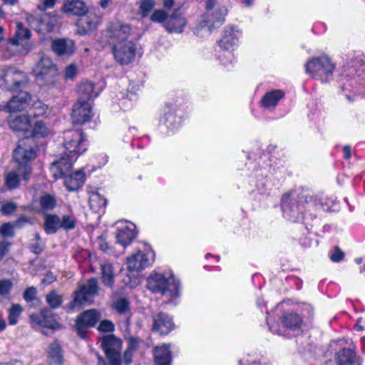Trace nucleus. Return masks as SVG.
I'll use <instances>...</instances> for the list:
<instances>
[{
  "label": "nucleus",
  "mask_w": 365,
  "mask_h": 365,
  "mask_svg": "<svg viewBox=\"0 0 365 365\" xmlns=\"http://www.w3.org/2000/svg\"><path fill=\"white\" fill-rule=\"evenodd\" d=\"M10 128L14 131L29 133L31 129L30 116L27 115H20L9 122Z\"/></svg>",
  "instance_id": "obj_29"
},
{
  "label": "nucleus",
  "mask_w": 365,
  "mask_h": 365,
  "mask_svg": "<svg viewBox=\"0 0 365 365\" xmlns=\"http://www.w3.org/2000/svg\"><path fill=\"white\" fill-rule=\"evenodd\" d=\"M130 34V26L120 21L111 23L106 30V35L113 44L117 42L129 41L128 38Z\"/></svg>",
  "instance_id": "obj_15"
},
{
  "label": "nucleus",
  "mask_w": 365,
  "mask_h": 365,
  "mask_svg": "<svg viewBox=\"0 0 365 365\" xmlns=\"http://www.w3.org/2000/svg\"><path fill=\"white\" fill-rule=\"evenodd\" d=\"M101 282L107 288L113 289L115 284V270L113 264L109 262L101 263Z\"/></svg>",
  "instance_id": "obj_27"
},
{
  "label": "nucleus",
  "mask_w": 365,
  "mask_h": 365,
  "mask_svg": "<svg viewBox=\"0 0 365 365\" xmlns=\"http://www.w3.org/2000/svg\"><path fill=\"white\" fill-rule=\"evenodd\" d=\"M34 72L39 80L48 85L53 84L57 76L56 65L50 57L46 56H43L36 63Z\"/></svg>",
  "instance_id": "obj_8"
},
{
  "label": "nucleus",
  "mask_w": 365,
  "mask_h": 365,
  "mask_svg": "<svg viewBox=\"0 0 365 365\" xmlns=\"http://www.w3.org/2000/svg\"><path fill=\"white\" fill-rule=\"evenodd\" d=\"M23 312L22 307L19 304H13L9 309L8 320L10 325H15L18 323L19 318Z\"/></svg>",
  "instance_id": "obj_42"
},
{
  "label": "nucleus",
  "mask_w": 365,
  "mask_h": 365,
  "mask_svg": "<svg viewBox=\"0 0 365 365\" xmlns=\"http://www.w3.org/2000/svg\"><path fill=\"white\" fill-rule=\"evenodd\" d=\"M77 73V68L75 65L71 64L67 66L64 71V77L66 79H73Z\"/></svg>",
  "instance_id": "obj_55"
},
{
  "label": "nucleus",
  "mask_w": 365,
  "mask_h": 365,
  "mask_svg": "<svg viewBox=\"0 0 365 365\" xmlns=\"http://www.w3.org/2000/svg\"><path fill=\"white\" fill-rule=\"evenodd\" d=\"M20 182L19 175L14 171L8 173L5 177V184L6 187L11 190L16 188Z\"/></svg>",
  "instance_id": "obj_44"
},
{
  "label": "nucleus",
  "mask_w": 365,
  "mask_h": 365,
  "mask_svg": "<svg viewBox=\"0 0 365 365\" xmlns=\"http://www.w3.org/2000/svg\"><path fill=\"white\" fill-rule=\"evenodd\" d=\"M175 0H163V4L165 9H170L173 7Z\"/></svg>",
  "instance_id": "obj_61"
},
{
  "label": "nucleus",
  "mask_w": 365,
  "mask_h": 365,
  "mask_svg": "<svg viewBox=\"0 0 365 365\" xmlns=\"http://www.w3.org/2000/svg\"><path fill=\"white\" fill-rule=\"evenodd\" d=\"M216 4V0H207L205 1V6L207 11H211ZM209 13V12H207Z\"/></svg>",
  "instance_id": "obj_60"
},
{
  "label": "nucleus",
  "mask_w": 365,
  "mask_h": 365,
  "mask_svg": "<svg viewBox=\"0 0 365 365\" xmlns=\"http://www.w3.org/2000/svg\"><path fill=\"white\" fill-rule=\"evenodd\" d=\"M56 280V277L51 272H47L44 277L42 279V283L43 284H51Z\"/></svg>",
  "instance_id": "obj_59"
},
{
  "label": "nucleus",
  "mask_w": 365,
  "mask_h": 365,
  "mask_svg": "<svg viewBox=\"0 0 365 365\" xmlns=\"http://www.w3.org/2000/svg\"><path fill=\"white\" fill-rule=\"evenodd\" d=\"M344 157L346 159H349L351 158V147L349 145H345L343 148Z\"/></svg>",
  "instance_id": "obj_62"
},
{
  "label": "nucleus",
  "mask_w": 365,
  "mask_h": 365,
  "mask_svg": "<svg viewBox=\"0 0 365 365\" xmlns=\"http://www.w3.org/2000/svg\"><path fill=\"white\" fill-rule=\"evenodd\" d=\"M29 319L34 325L48 327L52 329H56L58 324L53 312L48 309H43L38 314H30Z\"/></svg>",
  "instance_id": "obj_18"
},
{
  "label": "nucleus",
  "mask_w": 365,
  "mask_h": 365,
  "mask_svg": "<svg viewBox=\"0 0 365 365\" xmlns=\"http://www.w3.org/2000/svg\"><path fill=\"white\" fill-rule=\"evenodd\" d=\"M186 24L185 18L181 14L175 11L165 21L163 27L169 33L180 34L183 31Z\"/></svg>",
  "instance_id": "obj_19"
},
{
  "label": "nucleus",
  "mask_w": 365,
  "mask_h": 365,
  "mask_svg": "<svg viewBox=\"0 0 365 365\" xmlns=\"http://www.w3.org/2000/svg\"><path fill=\"white\" fill-rule=\"evenodd\" d=\"M16 209V205L14 202H9L1 205V211L5 215L13 213Z\"/></svg>",
  "instance_id": "obj_53"
},
{
  "label": "nucleus",
  "mask_w": 365,
  "mask_h": 365,
  "mask_svg": "<svg viewBox=\"0 0 365 365\" xmlns=\"http://www.w3.org/2000/svg\"><path fill=\"white\" fill-rule=\"evenodd\" d=\"M36 289L34 287L27 288L24 293V299L26 302H32L36 299Z\"/></svg>",
  "instance_id": "obj_54"
},
{
  "label": "nucleus",
  "mask_w": 365,
  "mask_h": 365,
  "mask_svg": "<svg viewBox=\"0 0 365 365\" xmlns=\"http://www.w3.org/2000/svg\"><path fill=\"white\" fill-rule=\"evenodd\" d=\"M14 228H15V226L12 223H10V222L4 223L0 227V235L4 237H12L15 235L14 230Z\"/></svg>",
  "instance_id": "obj_48"
},
{
  "label": "nucleus",
  "mask_w": 365,
  "mask_h": 365,
  "mask_svg": "<svg viewBox=\"0 0 365 365\" xmlns=\"http://www.w3.org/2000/svg\"><path fill=\"white\" fill-rule=\"evenodd\" d=\"M112 51L116 62L120 65H127L133 61L136 48L132 41L117 42L113 45Z\"/></svg>",
  "instance_id": "obj_10"
},
{
  "label": "nucleus",
  "mask_w": 365,
  "mask_h": 365,
  "mask_svg": "<svg viewBox=\"0 0 365 365\" xmlns=\"http://www.w3.org/2000/svg\"><path fill=\"white\" fill-rule=\"evenodd\" d=\"M335 69V64L327 55L313 58L305 64V70L312 78L322 82L329 81Z\"/></svg>",
  "instance_id": "obj_4"
},
{
  "label": "nucleus",
  "mask_w": 365,
  "mask_h": 365,
  "mask_svg": "<svg viewBox=\"0 0 365 365\" xmlns=\"http://www.w3.org/2000/svg\"><path fill=\"white\" fill-rule=\"evenodd\" d=\"M312 200V196L302 190H294L284 194L281 200L284 217L292 221H297L305 211V205Z\"/></svg>",
  "instance_id": "obj_2"
},
{
  "label": "nucleus",
  "mask_w": 365,
  "mask_h": 365,
  "mask_svg": "<svg viewBox=\"0 0 365 365\" xmlns=\"http://www.w3.org/2000/svg\"><path fill=\"white\" fill-rule=\"evenodd\" d=\"M179 287L180 282L173 274L165 277L161 274L155 273L148 279V288L153 293L174 297L178 295Z\"/></svg>",
  "instance_id": "obj_5"
},
{
  "label": "nucleus",
  "mask_w": 365,
  "mask_h": 365,
  "mask_svg": "<svg viewBox=\"0 0 365 365\" xmlns=\"http://www.w3.org/2000/svg\"><path fill=\"white\" fill-rule=\"evenodd\" d=\"M29 219L26 216H21L14 222V225L16 228H21L26 223H29Z\"/></svg>",
  "instance_id": "obj_58"
},
{
  "label": "nucleus",
  "mask_w": 365,
  "mask_h": 365,
  "mask_svg": "<svg viewBox=\"0 0 365 365\" xmlns=\"http://www.w3.org/2000/svg\"><path fill=\"white\" fill-rule=\"evenodd\" d=\"M10 243L5 240H0V261L9 252Z\"/></svg>",
  "instance_id": "obj_57"
},
{
  "label": "nucleus",
  "mask_w": 365,
  "mask_h": 365,
  "mask_svg": "<svg viewBox=\"0 0 365 365\" xmlns=\"http://www.w3.org/2000/svg\"><path fill=\"white\" fill-rule=\"evenodd\" d=\"M149 264L148 256L143 252L138 251L127 258V269L130 272H138L147 267Z\"/></svg>",
  "instance_id": "obj_21"
},
{
  "label": "nucleus",
  "mask_w": 365,
  "mask_h": 365,
  "mask_svg": "<svg viewBox=\"0 0 365 365\" xmlns=\"http://www.w3.org/2000/svg\"><path fill=\"white\" fill-rule=\"evenodd\" d=\"M32 103L29 106L28 110V115L30 118H38L46 115L48 106L45 105L42 101L39 100H32Z\"/></svg>",
  "instance_id": "obj_36"
},
{
  "label": "nucleus",
  "mask_w": 365,
  "mask_h": 365,
  "mask_svg": "<svg viewBox=\"0 0 365 365\" xmlns=\"http://www.w3.org/2000/svg\"><path fill=\"white\" fill-rule=\"evenodd\" d=\"M110 1V0H100L99 4L103 9H106L108 6Z\"/></svg>",
  "instance_id": "obj_64"
},
{
  "label": "nucleus",
  "mask_w": 365,
  "mask_h": 365,
  "mask_svg": "<svg viewBox=\"0 0 365 365\" xmlns=\"http://www.w3.org/2000/svg\"><path fill=\"white\" fill-rule=\"evenodd\" d=\"M36 143L32 137H24L18 142L17 148L14 151V159L20 165L19 172L21 173L24 180H27L31 173L29 163L35 159Z\"/></svg>",
  "instance_id": "obj_3"
},
{
  "label": "nucleus",
  "mask_w": 365,
  "mask_h": 365,
  "mask_svg": "<svg viewBox=\"0 0 365 365\" xmlns=\"http://www.w3.org/2000/svg\"><path fill=\"white\" fill-rule=\"evenodd\" d=\"M283 326L291 330H297L302 324V317L297 313L284 314L281 319Z\"/></svg>",
  "instance_id": "obj_34"
},
{
  "label": "nucleus",
  "mask_w": 365,
  "mask_h": 365,
  "mask_svg": "<svg viewBox=\"0 0 365 365\" xmlns=\"http://www.w3.org/2000/svg\"><path fill=\"white\" fill-rule=\"evenodd\" d=\"M57 0H43L38 4V9L41 11H46L52 9L56 5Z\"/></svg>",
  "instance_id": "obj_56"
},
{
  "label": "nucleus",
  "mask_w": 365,
  "mask_h": 365,
  "mask_svg": "<svg viewBox=\"0 0 365 365\" xmlns=\"http://www.w3.org/2000/svg\"><path fill=\"white\" fill-rule=\"evenodd\" d=\"M99 291L98 281L95 277L88 279L81 284L73 293V299L70 303V308L73 309L77 306L89 301L91 297L98 295Z\"/></svg>",
  "instance_id": "obj_7"
},
{
  "label": "nucleus",
  "mask_w": 365,
  "mask_h": 365,
  "mask_svg": "<svg viewBox=\"0 0 365 365\" xmlns=\"http://www.w3.org/2000/svg\"><path fill=\"white\" fill-rule=\"evenodd\" d=\"M32 101L31 94L26 91H21L13 96L7 103L6 109L10 113L21 112L29 107Z\"/></svg>",
  "instance_id": "obj_17"
},
{
  "label": "nucleus",
  "mask_w": 365,
  "mask_h": 365,
  "mask_svg": "<svg viewBox=\"0 0 365 365\" xmlns=\"http://www.w3.org/2000/svg\"><path fill=\"white\" fill-rule=\"evenodd\" d=\"M39 204L42 210H51L56 205V200L53 195L45 194L40 197Z\"/></svg>",
  "instance_id": "obj_43"
},
{
  "label": "nucleus",
  "mask_w": 365,
  "mask_h": 365,
  "mask_svg": "<svg viewBox=\"0 0 365 365\" xmlns=\"http://www.w3.org/2000/svg\"><path fill=\"white\" fill-rule=\"evenodd\" d=\"M227 14L225 6L219 7L213 14L206 13L202 16L200 26L205 29L207 34H210L212 29L218 27L225 21V16Z\"/></svg>",
  "instance_id": "obj_14"
},
{
  "label": "nucleus",
  "mask_w": 365,
  "mask_h": 365,
  "mask_svg": "<svg viewBox=\"0 0 365 365\" xmlns=\"http://www.w3.org/2000/svg\"><path fill=\"white\" fill-rule=\"evenodd\" d=\"M93 117L91 106L88 102L77 101L72 110L73 122L76 124H83L89 122Z\"/></svg>",
  "instance_id": "obj_16"
},
{
  "label": "nucleus",
  "mask_w": 365,
  "mask_h": 365,
  "mask_svg": "<svg viewBox=\"0 0 365 365\" xmlns=\"http://www.w3.org/2000/svg\"><path fill=\"white\" fill-rule=\"evenodd\" d=\"M43 228L48 235L56 233L59 229H61L60 217L55 214L45 215Z\"/></svg>",
  "instance_id": "obj_33"
},
{
  "label": "nucleus",
  "mask_w": 365,
  "mask_h": 365,
  "mask_svg": "<svg viewBox=\"0 0 365 365\" xmlns=\"http://www.w3.org/2000/svg\"><path fill=\"white\" fill-rule=\"evenodd\" d=\"M329 257L332 262H339L344 257V253L339 247H335L333 250L329 252Z\"/></svg>",
  "instance_id": "obj_49"
},
{
  "label": "nucleus",
  "mask_w": 365,
  "mask_h": 365,
  "mask_svg": "<svg viewBox=\"0 0 365 365\" xmlns=\"http://www.w3.org/2000/svg\"><path fill=\"white\" fill-rule=\"evenodd\" d=\"M46 301L51 309L59 307L63 302L61 295L56 290H52L46 295Z\"/></svg>",
  "instance_id": "obj_40"
},
{
  "label": "nucleus",
  "mask_w": 365,
  "mask_h": 365,
  "mask_svg": "<svg viewBox=\"0 0 365 365\" xmlns=\"http://www.w3.org/2000/svg\"><path fill=\"white\" fill-rule=\"evenodd\" d=\"M95 85L92 82L84 81L78 86V101L81 102H88L96 98L99 93L94 89Z\"/></svg>",
  "instance_id": "obj_26"
},
{
  "label": "nucleus",
  "mask_w": 365,
  "mask_h": 365,
  "mask_svg": "<svg viewBox=\"0 0 365 365\" xmlns=\"http://www.w3.org/2000/svg\"><path fill=\"white\" fill-rule=\"evenodd\" d=\"M239 36L240 32L236 27H227L224 30L222 37L218 41L219 46L227 51L233 50L238 43Z\"/></svg>",
  "instance_id": "obj_20"
},
{
  "label": "nucleus",
  "mask_w": 365,
  "mask_h": 365,
  "mask_svg": "<svg viewBox=\"0 0 365 365\" xmlns=\"http://www.w3.org/2000/svg\"><path fill=\"white\" fill-rule=\"evenodd\" d=\"M31 37V31L24 27L21 23H17L15 38L11 39V42L14 45H19V41L29 39Z\"/></svg>",
  "instance_id": "obj_38"
},
{
  "label": "nucleus",
  "mask_w": 365,
  "mask_h": 365,
  "mask_svg": "<svg viewBox=\"0 0 365 365\" xmlns=\"http://www.w3.org/2000/svg\"><path fill=\"white\" fill-rule=\"evenodd\" d=\"M101 318V314L95 309H90L82 313L76 320L75 327L78 335L85 339L88 328L95 327Z\"/></svg>",
  "instance_id": "obj_11"
},
{
  "label": "nucleus",
  "mask_w": 365,
  "mask_h": 365,
  "mask_svg": "<svg viewBox=\"0 0 365 365\" xmlns=\"http://www.w3.org/2000/svg\"><path fill=\"white\" fill-rule=\"evenodd\" d=\"M58 170L60 174L64 177V185L68 190H77L83 186L85 181V175L81 170H78L73 174L66 175L70 169L65 172V173H61L60 169Z\"/></svg>",
  "instance_id": "obj_22"
},
{
  "label": "nucleus",
  "mask_w": 365,
  "mask_h": 365,
  "mask_svg": "<svg viewBox=\"0 0 365 365\" xmlns=\"http://www.w3.org/2000/svg\"><path fill=\"white\" fill-rule=\"evenodd\" d=\"M115 308L120 314L125 313L129 309V303L125 299H120L115 302Z\"/></svg>",
  "instance_id": "obj_51"
},
{
  "label": "nucleus",
  "mask_w": 365,
  "mask_h": 365,
  "mask_svg": "<svg viewBox=\"0 0 365 365\" xmlns=\"http://www.w3.org/2000/svg\"><path fill=\"white\" fill-rule=\"evenodd\" d=\"M115 326L110 320H103L101 322L98 329L103 332H110L114 330Z\"/></svg>",
  "instance_id": "obj_52"
},
{
  "label": "nucleus",
  "mask_w": 365,
  "mask_h": 365,
  "mask_svg": "<svg viewBox=\"0 0 365 365\" xmlns=\"http://www.w3.org/2000/svg\"><path fill=\"white\" fill-rule=\"evenodd\" d=\"M50 133L49 128L41 120L35 123L34 128L30 130L29 135L26 137H32L35 140L36 138H43Z\"/></svg>",
  "instance_id": "obj_37"
},
{
  "label": "nucleus",
  "mask_w": 365,
  "mask_h": 365,
  "mask_svg": "<svg viewBox=\"0 0 365 365\" xmlns=\"http://www.w3.org/2000/svg\"><path fill=\"white\" fill-rule=\"evenodd\" d=\"M151 330L160 335H166L175 328L173 319L168 314L163 312L153 314Z\"/></svg>",
  "instance_id": "obj_13"
},
{
  "label": "nucleus",
  "mask_w": 365,
  "mask_h": 365,
  "mask_svg": "<svg viewBox=\"0 0 365 365\" xmlns=\"http://www.w3.org/2000/svg\"><path fill=\"white\" fill-rule=\"evenodd\" d=\"M91 207L93 209L105 207L107 204V200L101 197L99 194L95 193L91 196L90 198Z\"/></svg>",
  "instance_id": "obj_46"
},
{
  "label": "nucleus",
  "mask_w": 365,
  "mask_h": 365,
  "mask_svg": "<svg viewBox=\"0 0 365 365\" xmlns=\"http://www.w3.org/2000/svg\"><path fill=\"white\" fill-rule=\"evenodd\" d=\"M12 288V282L9 279L0 280V295L9 294Z\"/></svg>",
  "instance_id": "obj_50"
},
{
  "label": "nucleus",
  "mask_w": 365,
  "mask_h": 365,
  "mask_svg": "<svg viewBox=\"0 0 365 365\" xmlns=\"http://www.w3.org/2000/svg\"><path fill=\"white\" fill-rule=\"evenodd\" d=\"M155 6V0H140L138 2L139 14L143 18L148 16Z\"/></svg>",
  "instance_id": "obj_41"
},
{
  "label": "nucleus",
  "mask_w": 365,
  "mask_h": 365,
  "mask_svg": "<svg viewBox=\"0 0 365 365\" xmlns=\"http://www.w3.org/2000/svg\"><path fill=\"white\" fill-rule=\"evenodd\" d=\"M62 9L68 15L78 16H83L88 11L86 4L81 0H66Z\"/></svg>",
  "instance_id": "obj_25"
},
{
  "label": "nucleus",
  "mask_w": 365,
  "mask_h": 365,
  "mask_svg": "<svg viewBox=\"0 0 365 365\" xmlns=\"http://www.w3.org/2000/svg\"><path fill=\"white\" fill-rule=\"evenodd\" d=\"M169 16L168 13L163 9L155 10L150 16V20L155 23H160L165 24Z\"/></svg>",
  "instance_id": "obj_47"
},
{
  "label": "nucleus",
  "mask_w": 365,
  "mask_h": 365,
  "mask_svg": "<svg viewBox=\"0 0 365 365\" xmlns=\"http://www.w3.org/2000/svg\"><path fill=\"white\" fill-rule=\"evenodd\" d=\"M44 247V243L42 242L40 235L35 233L34 242L29 246L31 252L39 255L43 252Z\"/></svg>",
  "instance_id": "obj_45"
},
{
  "label": "nucleus",
  "mask_w": 365,
  "mask_h": 365,
  "mask_svg": "<svg viewBox=\"0 0 365 365\" xmlns=\"http://www.w3.org/2000/svg\"><path fill=\"white\" fill-rule=\"evenodd\" d=\"M154 359L156 365H170L172 361L170 346L163 344L154 349Z\"/></svg>",
  "instance_id": "obj_30"
},
{
  "label": "nucleus",
  "mask_w": 365,
  "mask_h": 365,
  "mask_svg": "<svg viewBox=\"0 0 365 365\" xmlns=\"http://www.w3.org/2000/svg\"><path fill=\"white\" fill-rule=\"evenodd\" d=\"M101 22V15L96 10L87 11L79 19L80 24L86 32L95 30Z\"/></svg>",
  "instance_id": "obj_24"
},
{
  "label": "nucleus",
  "mask_w": 365,
  "mask_h": 365,
  "mask_svg": "<svg viewBox=\"0 0 365 365\" xmlns=\"http://www.w3.org/2000/svg\"><path fill=\"white\" fill-rule=\"evenodd\" d=\"M58 23V16L48 13L33 17L30 20L31 27L38 33L43 34L51 32Z\"/></svg>",
  "instance_id": "obj_12"
},
{
  "label": "nucleus",
  "mask_w": 365,
  "mask_h": 365,
  "mask_svg": "<svg viewBox=\"0 0 365 365\" xmlns=\"http://www.w3.org/2000/svg\"><path fill=\"white\" fill-rule=\"evenodd\" d=\"M51 48L58 56H69L74 53V43L71 40L58 38L52 41Z\"/></svg>",
  "instance_id": "obj_23"
},
{
  "label": "nucleus",
  "mask_w": 365,
  "mask_h": 365,
  "mask_svg": "<svg viewBox=\"0 0 365 365\" xmlns=\"http://www.w3.org/2000/svg\"><path fill=\"white\" fill-rule=\"evenodd\" d=\"M48 361L51 365H62L63 356L61 346L57 342L51 344L48 351Z\"/></svg>",
  "instance_id": "obj_35"
},
{
  "label": "nucleus",
  "mask_w": 365,
  "mask_h": 365,
  "mask_svg": "<svg viewBox=\"0 0 365 365\" xmlns=\"http://www.w3.org/2000/svg\"><path fill=\"white\" fill-rule=\"evenodd\" d=\"M284 96L281 90H273L267 93L261 100L262 106L267 109L274 108Z\"/></svg>",
  "instance_id": "obj_31"
},
{
  "label": "nucleus",
  "mask_w": 365,
  "mask_h": 365,
  "mask_svg": "<svg viewBox=\"0 0 365 365\" xmlns=\"http://www.w3.org/2000/svg\"><path fill=\"white\" fill-rule=\"evenodd\" d=\"M4 4L9 6H15L19 3V0H1Z\"/></svg>",
  "instance_id": "obj_63"
},
{
  "label": "nucleus",
  "mask_w": 365,
  "mask_h": 365,
  "mask_svg": "<svg viewBox=\"0 0 365 365\" xmlns=\"http://www.w3.org/2000/svg\"><path fill=\"white\" fill-rule=\"evenodd\" d=\"M337 365H360L356 352L351 349H342L336 354Z\"/></svg>",
  "instance_id": "obj_28"
},
{
  "label": "nucleus",
  "mask_w": 365,
  "mask_h": 365,
  "mask_svg": "<svg viewBox=\"0 0 365 365\" xmlns=\"http://www.w3.org/2000/svg\"><path fill=\"white\" fill-rule=\"evenodd\" d=\"M60 218L61 227L63 230H72L76 227L77 220L73 214H65Z\"/></svg>",
  "instance_id": "obj_39"
},
{
  "label": "nucleus",
  "mask_w": 365,
  "mask_h": 365,
  "mask_svg": "<svg viewBox=\"0 0 365 365\" xmlns=\"http://www.w3.org/2000/svg\"><path fill=\"white\" fill-rule=\"evenodd\" d=\"M1 86L9 91H19L26 87L29 78L22 71L14 66H4L1 68Z\"/></svg>",
  "instance_id": "obj_6"
},
{
  "label": "nucleus",
  "mask_w": 365,
  "mask_h": 365,
  "mask_svg": "<svg viewBox=\"0 0 365 365\" xmlns=\"http://www.w3.org/2000/svg\"><path fill=\"white\" fill-rule=\"evenodd\" d=\"M101 346L111 365H120L122 341L114 335H107L102 338Z\"/></svg>",
  "instance_id": "obj_9"
},
{
  "label": "nucleus",
  "mask_w": 365,
  "mask_h": 365,
  "mask_svg": "<svg viewBox=\"0 0 365 365\" xmlns=\"http://www.w3.org/2000/svg\"><path fill=\"white\" fill-rule=\"evenodd\" d=\"M63 145L66 153L58 161L53 162L52 165L56 166L61 170V173H65L71 168L73 163L77 157L87 150L88 145L83 133L80 130L66 131Z\"/></svg>",
  "instance_id": "obj_1"
},
{
  "label": "nucleus",
  "mask_w": 365,
  "mask_h": 365,
  "mask_svg": "<svg viewBox=\"0 0 365 365\" xmlns=\"http://www.w3.org/2000/svg\"><path fill=\"white\" fill-rule=\"evenodd\" d=\"M135 237L136 233L134 230L128 227L118 229L115 235L116 242L123 247L129 245Z\"/></svg>",
  "instance_id": "obj_32"
}]
</instances>
